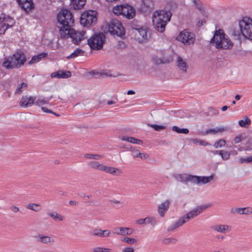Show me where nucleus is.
I'll use <instances>...</instances> for the list:
<instances>
[{
    "instance_id": "obj_20",
    "label": "nucleus",
    "mask_w": 252,
    "mask_h": 252,
    "mask_svg": "<svg viewBox=\"0 0 252 252\" xmlns=\"http://www.w3.org/2000/svg\"><path fill=\"white\" fill-rule=\"evenodd\" d=\"M71 76V72L69 71H63L60 70L56 72H53L51 76L52 78H68Z\"/></svg>"
},
{
    "instance_id": "obj_19",
    "label": "nucleus",
    "mask_w": 252,
    "mask_h": 252,
    "mask_svg": "<svg viewBox=\"0 0 252 252\" xmlns=\"http://www.w3.org/2000/svg\"><path fill=\"white\" fill-rule=\"evenodd\" d=\"M20 6L26 11L31 10L33 7L32 0H18Z\"/></svg>"
},
{
    "instance_id": "obj_64",
    "label": "nucleus",
    "mask_w": 252,
    "mask_h": 252,
    "mask_svg": "<svg viewBox=\"0 0 252 252\" xmlns=\"http://www.w3.org/2000/svg\"><path fill=\"white\" fill-rule=\"evenodd\" d=\"M135 92H134L133 91L129 90L127 92V94L128 95H130V94H135Z\"/></svg>"
},
{
    "instance_id": "obj_10",
    "label": "nucleus",
    "mask_w": 252,
    "mask_h": 252,
    "mask_svg": "<svg viewBox=\"0 0 252 252\" xmlns=\"http://www.w3.org/2000/svg\"><path fill=\"white\" fill-rule=\"evenodd\" d=\"M108 26V31L112 34L121 36L125 34V29L122 23L117 19H112Z\"/></svg>"
},
{
    "instance_id": "obj_36",
    "label": "nucleus",
    "mask_w": 252,
    "mask_h": 252,
    "mask_svg": "<svg viewBox=\"0 0 252 252\" xmlns=\"http://www.w3.org/2000/svg\"><path fill=\"white\" fill-rule=\"evenodd\" d=\"M252 214V207H247L240 208V213L241 215H251Z\"/></svg>"
},
{
    "instance_id": "obj_43",
    "label": "nucleus",
    "mask_w": 252,
    "mask_h": 252,
    "mask_svg": "<svg viewBox=\"0 0 252 252\" xmlns=\"http://www.w3.org/2000/svg\"><path fill=\"white\" fill-rule=\"evenodd\" d=\"M126 148L127 150H130L131 152L132 156L133 157L138 158V153H140L138 150L135 149L134 148H133L131 146H128L127 147H126Z\"/></svg>"
},
{
    "instance_id": "obj_7",
    "label": "nucleus",
    "mask_w": 252,
    "mask_h": 252,
    "mask_svg": "<svg viewBox=\"0 0 252 252\" xmlns=\"http://www.w3.org/2000/svg\"><path fill=\"white\" fill-rule=\"evenodd\" d=\"M105 40V36L103 33L95 34L88 39V43L93 50H100L103 47Z\"/></svg>"
},
{
    "instance_id": "obj_32",
    "label": "nucleus",
    "mask_w": 252,
    "mask_h": 252,
    "mask_svg": "<svg viewBox=\"0 0 252 252\" xmlns=\"http://www.w3.org/2000/svg\"><path fill=\"white\" fill-rule=\"evenodd\" d=\"M53 97L51 96L50 97L47 98H38L35 101V104L39 106H42L44 104H48L49 100Z\"/></svg>"
},
{
    "instance_id": "obj_61",
    "label": "nucleus",
    "mask_w": 252,
    "mask_h": 252,
    "mask_svg": "<svg viewBox=\"0 0 252 252\" xmlns=\"http://www.w3.org/2000/svg\"><path fill=\"white\" fill-rule=\"evenodd\" d=\"M136 223L138 224H145L144 219H139L136 220Z\"/></svg>"
},
{
    "instance_id": "obj_62",
    "label": "nucleus",
    "mask_w": 252,
    "mask_h": 252,
    "mask_svg": "<svg viewBox=\"0 0 252 252\" xmlns=\"http://www.w3.org/2000/svg\"><path fill=\"white\" fill-rule=\"evenodd\" d=\"M10 210L15 213H16L19 211V208L15 206H11L10 207Z\"/></svg>"
},
{
    "instance_id": "obj_37",
    "label": "nucleus",
    "mask_w": 252,
    "mask_h": 252,
    "mask_svg": "<svg viewBox=\"0 0 252 252\" xmlns=\"http://www.w3.org/2000/svg\"><path fill=\"white\" fill-rule=\"evenodd\" d=\"M27 88V85L26 83H22L19 85L17 89L15 91V94H21L24 90Z\"/></svg>"
},
{
    "instance_id": "obj_15",
    "label": "nucleus",
    "mask_w": 252,
    "mask_h": 252,
    "mask_svg": "<svg viewBox=\"0 0 252 252\" xmlns=\"http://www.w3.org/2000/svg\"><path fill=\"white\" fill-rule=\"evenodd\" d=\"M214 178L213 175L210 176H197L193 175L192 183L196 184H205L211 182Z\"/></svg>"
},
{
    "instance_id": "obj_22",
    "label": "nucleus",
    "mask_w": 252,
    "mask_h": 252,
    "mask_svg": "<svg viewBox=\"0 0 252 252\" xmlns=\"http://www.w3.org/2000/svg\"><path fill=\"white\" fill-rule=\"evenodd\" d=\"M169 204V200H166L158 206V213L160 216L161 217H163L164 216L165 213L168 210Z\"/></svg>"
},
{
    "instance_id": "obj_46",
    "label": "nucleus",
    "mask_w": 252,
    "mask_h": 252,
    "mask_svg": "<svg viewBox=\"0 0 252 252\" xmlns=\"http://www.w3.org/2000/svg\"><path fill=\"white\" fill-rule=\"evenodd\" d=\"M177 242V240L176 238H164L163 240V243L165 244H175Z\"/></svg>"
},
{
    "instance_id": "obj_47",
    "label": "nucleus",
    "mask_w": 252,
    "mask_h": 252,
    "mask_svg": "<svg viewBox=\"0 0 252 252\" xmlns=\"http://www.w3.org/2000/svg\"><path fill=\"white\" fill-rule=\"evenodd\" d=\"M111 249L102 247H96L93 249L94 252H110Z\"/></svg>"
},
{
    "instance_id": "obj_8",
    "label": "nucleus",
    "mask_w": 252,
    "mask_h": 252,
    "mask_svg": "<svg viewBox=\"0 0 252 252\" xmlns=\"http://www.w3.org/2000/svg\"><path fill=\"white\" fill-rule=\"evenodd\" d=\"M57 20L63 26H73L74 24L73 15L67 9H62L58 14Z\"/></svg>"
},
{
    "instance_id": "obj_35",
    "label": "nucleus",
    "mask_w": 252,
    "mask_h": 252,
    "mask_svg": "<svg viewBox=\"0 0 252 252\" xmlns=\"http://www.w3.org/2000/svg\"><path fill=\"white\" fill-rule=\"evenodd\" d=\"M27 208L35 212L39 211L41 210L40 205L39 204L31 203L29 204L27 206Z\"/></svg>"
},
{
    "instance_id": "obj_3",
    "label": "nucleus",
    "mask_w": 252,
    "mask_h": 252,
    "mask_svg": "<svg viewBox=\"0 0 252 252\" xmlns=\"http://www.w3.org/2000/svg\"><path fill=\"white\" fill-rule=\"evenodd\" d=\"M26 57L23 52L18 51L12 56L5 59L2 65L6 68H18L24 65Z\"/></svg>"
},
{
    "instance_id": "obj_27",
    "label": "nucleus",
    "mask_w": 252,
    "mask_h": 252,
    "mask_svg": "<svg viewBox=\"0 0 252 252\" xmlns=\"http://www.w3.org/2000/svg\"><path fill=\"white\" fill-rule=\"evenodd\" d=\"M224 34V32L222 30H219L216 31L213 37L211 40V43L215 46V44H218V42L220 44L223 42V39H222V38L221 37L220 39H218L217 40L216 39V35H220V34Z\"/></svg>"
},
{
    "instance_id": "obj_49",
    "label": "nucleus",
    "mask_w": 252,
    "mask_h": 252,
    "mask_svg": "<svg viewBox=\"0 0 252 252\" xmlns=\"http://www.w3.org/2000/svg\"><path fill=\"white\" fill-rule=\"evenodd\" d=\"M240 30H234L233 32V35L237 39H239L240 38L241 36L242 35V31L239 28Z\"/></svg>"
},
{
    "instance_id": "obj_25",
    "label": "nucleus",
    "mask_w": 252,
    "mask_h": 252,
    "mask_svg": "<svg viewBox=\"0 0 252 252\" xmlns=\"http://www.w3.org/2000/svg\"><path fill=\"white\" fill-rule=\"evenodd\" d=\"M177 65L179 69L183 72H187L188 65L186 62L179 56L177 57Z\"/></svg>"
},
{
    "instance_id": "obj_12",
    "label": "nucleus",
    "mask_w": 252,
    "mask_h": 252,
    "mask_svg": "<svg viewBox=\"0 0 252 252\" xmlns=\"http://www.w3.org/2000/svg\"><path fill=\"white\" fill-rule=\"evenodd\" d=\"M221 37L222 38V39H223V42L220 43V44L218 42V44H215L216 48L217 49H223L225 50L231 49L233 46V43L225 33L224 34L221 33L220 35H216V39L217 40H218V39L220 40ZM218 41V40H217V41Z\"/></svg>"
},
{
    "instance_id": "obj_29",
    "label": "nucleus",
    "mask_w": 252,
    "mask_h": 252,
    "mask_svg": "<svg viewBox=\"0 0 252 252\" xmlns=\"http://www.w3.org/2000/svg\"><path fill=\"white\" fill-rule=\"evenodd\" d=\"M224 129V128L222 127H217L216 128H210L207 130L206 133L207 134L216 135L223 132Z\"/></svg>"
},
{
    "instance_id": "obj_14",
    "label": "nucleus",
    "mask_w": 252,
    "mask_h": 252,
    "mask_svg": "<svg viewBox=\"0 0 252 252\" xmlns=\"http://www.w3.org/2000/svg\"><path fill=\"white\" fill-rule=\"evenodd\" d=\"M88 36L86 32L84 31H76L73 29L71 38L74 44H78L81 41L87 38Z\"/></svg>"
},
{
    "instance_id": "obj_63",
    "label": "nucleus",
    "mask_w": 252,
    "mask_h": 252,
    "mask_svg": "<svg viewBox=\"0 0 252 252\" xmlns=\"http://www.w3.org/2000/svg\"><path fill=\"white\" fill-rule=\"evenodd\" d=\"M69 204L71 206H77L78 204V202L76 201L70 200L69 201Z\"/></svg>"
},
{
    "instance_id": "obj_2",
    "label": "nucleus",
    "mask_w": 252,
    "mask_h": 252,
    "mask_svg": "<svg viewBox=\"0 0 252 252\" xmlns=\"http://www.w3.org/2000/svg\"><path fill=\"white\" fill-rule=\"evenodd\" d=\"M209 207V205H203L197 207V208L188 212L186 215L180 218L175 222L173 223L167 228L168 231H172L174 229L182 226L190 219H192L197 216L199 214Z\"/></svg>"
},
{
    "instance_id": "obj_60",
    "label": "nucleus",
    "mask_w": 252,
    "mask_h": 252,
    "mask_svg": "<svg viewBox=\"0 0 252 252\" xmlns=\"http://www.w3.org/2000/svg\"><path fill=\"white\" fill-rule=\"evenodd\" d=\"M231 213L232 214H235L236 213L239 214L240 213V208H232L231 209Z\"/></svg>"
},
{
    "instance_id": "obj_39",
    "label": "nucleus",
    "mask_w": 252,
    "mask_h": 252,
    "mask_svg": "<svg viewBox=\"0 0 252 252\" xmlns=\"http://www.w3.org/2000/svg\"><path fill=\"white\" fill-rule=\"evenodd\" d=\"M148 126L153 128L155 130L161 131L165 129L166 126L163 125H158L156 124H148Z\"/></svg>"
},
{
    "instance_id": "obj_30",
    "label": "nucleus",
    "mask_w": 252,
    "mask_h": 252,
    "mask_svg": "<svg viewBox=\"0 0 252 252\" xmlns=\"http://www.w3.org/2000/svg\"><path fill=\"white\" fill-rule=\"evenodd\" d=\"M229 226L227 225H217L212 227V228L219 232L225 233V231L228 230Z\"/></svg>"
},
{
    "instance_id": "obj_23",
    "label": "nucleus",
    "mask_w": 252,
    "mask_h": 252,
    "mask_svg": "<svg viewBox=\"0 0 252 252\" xmlns=\"http://www.w3.org/2000/svg\"><path fill=\"white\" fill-rule=\"evenodd\" d=\"M102 171L115 176H119L122 173L121 170L119 168L111 166H107L105 165Z\"/></svg>"
},
{
    "instance_id": "obj_48",
    "label": "nucleus",
    "mask_w": 252,
    "mask_h": 252,
    "mask_svg": "<svg viewBox=\"0 0 252 252\" xmlns=\"http://www.w3.org/2000/svg\"><path fill=\"white\" fill-rule=\"evenodd\" d=\"M219 154L220 155H221L222 159L224 160L228 159L230 156V154L227 152L223 151H220Z\"/></svg>"
},
{
    "instance_id": "obj_54",
    "label": "nucleus",
    "mask_w": 252,
    "mask_h": 252,
    "mask_svg": "<svg viewBox=\"0 0 252 252\" xmlns=\"http://www.w3.org/2000/svg\"><path fill=\"white\" fill-rule=\"evenodd\" d=\"M38 62H39L38 61V60L37 59L36 57L34 56H33L32 57V59L31 60V61L28 62V64L32 65V64L37 63Z\"/></svg>"
},
{
    "instance_id": "obj_59",
    "label": "nucleus",
    "mask_w": 252,
    "mask_h": 252,
    "mask_svg": "<svg viewBox=\"0 0 252 252\" xmlns=\"http://www.w3.org/2000/svg\"><path fill=\"white\" fill-rule=\"evenodd\" d=\"M226 143H215L214 146L216 148H218L219 147H221L222 146H224Z\"/></svg>"
},
{
    "instance_id": "obj_9",
    "label": "nucleus",
    "mask_w": 252,
    "mask_h": 252,
    "mask_svg": "<svg viewBox=\"0 0 252 252\" xmlns=\"http://www.w3.org/2000/svg\"><path fill=\"white\" fill-rule=\"evenodd\" d=\"M15 24V20L5 14H0V34H3L9 28Z\"/></svg>"
},
{
    "instance_id": "obj_34",
    "label": "nucleus",
    "mask_w": 252,
    "mask_h": 252,
    "mask_svg": "<svg viewBox=\"0 0 252 252\" xmlns=\"http://www.w3.org/2000/svg\"><path fill=\"white\" fill-rule=\"evenodd\" d=\"M120 140L125 141L126 142H141V140L135 139L132 137L127 136H121L119 137Z\"/></svg>"
},
{
    "instance_id": "obj_31",
    "label": "nucleus",
    "mask_w": 252,
    "mask_h": 252,
    "mask_svg": "<svg viewBox=\"0 0 252 252\" xmlns=\"http://www.w3.org/2000/svg\"><path fill=\"white\" fill-rule=\"evenodd\" d=\"M47 215L52 218L55 221H63L64 217L56 212H49Z\"/></svg>"
},
{
    "instance_id": "obj_5",
    "label": "nucleus",
    "mask_w": 252,
    "mask_h": 252,
    "mask_svg": "<svg viewBox=\"0 0 252 252\" xmlns=\"http://www.w3.org/2000/svg\"><path fill=\"white\" fill-rule=\"evenodd\" d=\"M239 26L242 31V35L246 38L252 40V19L244 17L239 22Z\"/></svg>"
},
{
    "instance_id": "obj_42",
    "label": "nucleus",
    "mask_w": 252,
    "mask_h": 252,
    "mask_svg": "<svg viewBox=\"0 0 252 252\" xmlns=\"http://www.w3.org/2000/svg\"><path fill=\"white\" fill-rule=\"evenodd\" d=\"M172 130L174 131L177 132L179 133H188L189 130L187 128H180L177 126H173L172 127Z\"/></svg>"
},
{
    "instance_id": "obj_51",
    "label": "nucleus",
    "mask_w": 252,
    "mask_h": 252,
    "mask_svg": "<svg viewBox=\"0 0 252 252\" xmlns=\"http://www.w3.org/2000/svg\"><path fill=\"white\" fill-rule=\"evenodd\" d=\"M240 161L241 163H250L252 162V156L246 158H241Z\"/></svg>"
},
{
    "instance_id": "obj_40",
    "label": "nucleus",
    "mask_w": 252,
    "mask_h": 252,
    "mask_svg": "<svg viewBox=\"0 0 252 252\" xmlns=\"http://www.w3.org/2000/svg\"><path fill=\"white\" fill-rule=\"evenodd\" d=\"M102 229L99 228H95L90 232V234L93 236L102 238Z\"/></svg>"
},
{
    "instance_id": "obj_58",
    "label": "nucleus",
    "mask_w": 252,
    "mask_h": 252,
    "mask_svg": "<svg viewBox=\"0 0 252 252\" xmlns=\"http://www.w3.org/2000/svg\"><path fill=\"white\" fill-rule=\"evenodd\" d=\"M134 249L131 247H126L125 248L122 252H134Z\"/></svg>"
},
{
    "instance_id": "obj_21",
    "label": "nucleus",
    "mask_w": 252,
    "mask_h": 252,
    "mask_svg": "<svg viewBox=\"0 0 252 252\" xmlns=\"http://www.w3.org/2000/svg\"><path fill=\"white\" fill-rule=\"evenodd\" d=\"M173 177L178 181L181 182H191L192 183L193 175L187 174H176Z\"/></svg>"
},
{
    "instance_id": "obj_56",
    "label": "nucleus",
    "mask_w": 252,
    "mask_h": 252,
    "mask_svg": "<svg viewBox=\"0 0 252 252\" xmlns=\"http://www.w3.org/2000/svg\"><path fill=\"white\" fill-rule=\"evenodd\" d=\"M145 224L152 223L153 221L154 220V219L151 217H146L144 219Z\"/></svg>"
},
{
    "instance_id": "obj_41",
    "label": "nucleus",
    "mask_w": 252,
    "mask_h": 252,
    "mask_svg": "<svg viewBox=\"0 0 252 252\" xmlns=\"http://www.w3.org/2000/svg\"><path fill=\"white\" fill-rule=\"evenodd\" d=\"M84 157L86 158L89 159H99L100 158H102V156L97 154H86L85 155Z\"/></svg>"
},
{
    "instance_id": "obj_45",
    "label": "nucleus",
    "mask_w": 252,
    "mask_h": 252,
    "mask_svg": "<svg viewBox=\"0 0 252 252\" xmlns=\"http://www.w3.org/2000/svg\"><path fill=\"white\" fill-rule=\"evenodd\" d=\"M122 241L130 245L135 244L137 242L136 239L129 237H125L122 239Z\"/></svg>"
},
{
    "instance_id": "obj_50",
    "label": "nucleus",
    "mask_w": 252,
    "mask_h": 252,
    "mask_svg": "<svg viewBox=\"0 0 252 252\" xmlns=\"http://www.w3.org/2000/svg\"><path fill=\"white\" fill-rule=\"evenodd\" d=\"M41 109L44 112L47 113H52V114H53L57 116H59V115L57 114L56 113L54 112L51 110L48 109L46 107L42 106Z\"/></svg>"
},
{
    "instance_id": "obj_55",
    "label": "nucleus",
    "mask_w": 252,
    "mask_h": 252,
    "mask_svg": "<svg viewBox=\"0 0 252 252\" xmlns=\"http://www.w3.org/2000/svg\"><path fill=\"white\" fill-rule=\"evenodd\" d=\"M149 157L148 155L142 153H138V158H139L142 159H147Z\"/></svg>"
},
{
    "instance_id": "obj_44",
    "label": "nucleus",
    "mask_w": 252,
    "mask_h": 252,
    "mask_svg": "<svg viewBox=\"0 0 252 252\" xmlns=\"http://www.w3.org/2000/svg\"><path fill=\"white\" fill-rule=\"evenodd\" d=\"M247 136L245 133H241L237 136L234 139V142H241L247 140Z\"/></svg>"
},
{
    "instance_id": "obj_53",
    "label": "nucleus",
    "mask_w": 252,
    "mask_h": 252,
    "mask_svg": "<svg viewBox=\"0 0 252 252\" xmlns=\"http://www.w3.org/2000/svg\"><path fill=\"white\" fill-rule=\"evenodd\" d=\"M102 238L108 237L111 234V231L109 230H102Z\"/></svg>"
},
{
    "instance_id": "obj_57",
    "label": "nucleus",
    "mask_w": 252,
    "mask_h": 252,
    "mask_svg": "<svg viewBox=\"0 0 252 252\" xmlns=\"http://www.w3.org/2000/svg\"><path fill=\"white\" fill-rule=\"evenodd\" d=\"M246 150L250 151L252 150V143H246L245 149Z\"/></svg>"
},
{
    "instance_id": "obj_24",
    "label": "nucleus",
    "mask_w": 252,
    "mask_h": 252,
    "mask_svg": "<svg viewBox=\"0 0 252 252\" xmlns=\"http://www.w3.org/2000/svg\"><path fill=\"white\" fill-rule=\"evenodd\" d=\"M86 0H70V5L74 9H82L86 4Z\"/></svg>"
},
{
    "instance_id": "obj_18",
    "label": "nucleus",
    "mask_w": 252,
    "mask_h": 252,
    "mask_svg": "<svg viewBox=\"0 0 252 252\" xmlns=\"http://www.w3.org/2000/svg\"><path fill=\"white\" fill-rule=\"evenodd\" d=\"M35 101V97L23 96L20 102V105L23 107H31L34 104Z\"/></svg>"
},
{
    "instance_id": "obj_33",
    "label": "nucleus",
    "mask_w": 252,
    "mask_h": 252,
    "mask_svg": "<svg viewBox=\"0 0 252 252\" xmlns=\"http://www.w3.org/2000/svg\"><path fill=\"white\" fill-rule=\"evenodd\" d=\"M239 125L241 127L247 128L251 124V120L247 117H245L243 120L239 121Z\"/></svg>"
},
{
    "instance_id": "obj_4",
    "label": "nucleus",
    "mask_w": 252,
    "mask_h": 252,
    "mask_svg": "<svg viewBox=\"0 0 252 252\" xmlns=\"http://www.w3.org/2000/svg\"><path fill=\"white\" fill-rule=\"evenodd\" d=\"M113 12L116 15H121L128 19L133 18L135 15V9L128 4L115 6Z\"/></svg>"
},
{
    "instance_id": "obj_13",
    "label": "nucleus",
    "mask_w": 252,
    "mask_h": 252,
    "mask_svg": "<svg viewBox=\"0 0 252 252\" xmlns=\"http://www.w3.org/2000/svg\"><path fill=\"white\" fill-rule=\"evenodd\" d=\"M134 32L137 38L140 42H143L150 37L147 33V29L146 28L135 29Z\"/></svg>"
},
{
    "instance_id": "obj_11",
    "label": "nucleus",
    "mask_w": 252,
    "mask_h": 252,
    "mask_svg": "<svg viewBox=\"0 0 252 252\" xmlns=\"http://www.w3.org/2000/svg\"><path fill=\"white\" fill-rule=\"evenodd\" d=\"M177 39L185 44L190 45L194 43L195 36L193 33L184 30L180 32Z\"/></svg>"
},
{
    "instance_id": "obj_26",
    "label": "nucleus",
    "mask_w": 252,
    "mask_h": 252,
    "mask_svg": "<svg viewBox=\"0 0 252 252\" xmlns=\"http://www.w3.org/2000/svg\"><path fill=\"white\" fill-rule=\"evenodd\" d=\"M119 230V231H116V233L119 235L127 236L130 235L133 233V230L131 228L127 227H119L115 229Z\"/></svg>"
},
{
    "instance_id": "obj_28",
    "label": "nucleus",
    "mask_w": 252,
    "mask_h": 252,
    "mask_svg": "<svg viewBox=\"0 0 252 252\" xmlns=\"http://www.w3.org/2000/svg\"><path fill=\"white\" fill-rule=\"evenodd\" d=\"M88 165L89 167H90L91 168L97 169V170H99L100 171L103 170V167L104 166V164H100L96 161H89L88 163Z\"/></svg>"
},
{
    "instance_id": "obj_1",
    "label": "nucleus",
    "mask_w": 252,
    "mask_h": 252,
    "mask_svg": "<svg viewBox=\"0 0 252 252\" xmlns=\"http://www.w3.org/2000/svg\"><path fill=\"white\" fill-rule=\"evenodd\" d=\"M172 13L170 11L157 10L153 14V22L155 29L160 32L165 31V26L170 20Z\"/></svg>"
},
{
    "instance_id": "obj_16",
    "label": "nucleus",
    "mask_w": 252,
    "mask_h": 252,
    "mask_svg": "<svg viewBox=\"0 0 252 252\" xmlns=\"http://www.w3.org/2000/svg\"><path fill=\"white\" fill-rule=\"evenodd\" d=\"M72 26H63L60 28V33L62 38L66 39L69 37L71 38L73 29L70 27Z\"/></svg>"
},
{
    "instance_id": "obj_17",
    "label": "nucleus",
    "mask_w": 252,
    "mask_h": 252,
    "mask_svg": "<svg viewBox=\"0 0 252 252\" xmlns=\"http://www.w3.org/2000/svg\"><path fill=\"white\" fill-rule=\"evenodd\" d=\"M34 238L38 242L46 245L52 244L55 242V239L53 237L42 234L36 235L34 236Z\"/></svg>"
},
{
    "instance_id": "obj_52",
    "label": "nucleus",
    "mask_w": 252,
    "mask_h": 252,
    "mask_svg": "<svg viewBox=\"0 0 252 252\" xmlns=\"http://www.w3.org/2000/svg\"><path fill=\"white\" fill-rule=\"evenodd\" d=\"M35 56L38 60V61L39 62L41 60V59L42 58L46 57L47 56V54L46 53H40Z\"/></svg>"
},
{
    "instance_id": "obj_38",
    "label": "nucleus",
    "mask_w": 252,
    "mask_h": 252,
    "mask_svg": "<svg viewBox=\"0 0 252 252\" xmlns=\"http://www.w3.org/2000/svg\"><path fill=\"white\" fill-rule=\"evenodd\" d=\"M84 53V51L80 49H77L75 50L70 56L67 57V59H69L71 58H74L77 57L79 55H82Z\"/></svg>"
},
{
    "instance_id": "obj_6",
    "label": "nucleus",
    "mask_w": 252,
    "mask_h": 252,
    "mask_svg": "<svg viewBox=\"0 0 252 252\" xmlns=\"http://www.w3.org/2000/svg\"><path fill=\"white\" fill-rule=\"evenodd\" d=\"M97 13L95 11H87L83 13L80 17V21L81 25L89 27L95 24L97 21Z\"/></svg>"
}]
</instances>
